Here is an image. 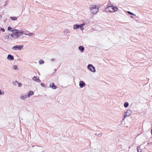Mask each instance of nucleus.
Instances as JSON below:
<instances>
[{
	"label": "nucleus",
	"mask_w": 152,
	"mask_h": 152,
	"mask_svg": "<svg viewBox=\"0 0 152 152\" xmlns=\"http://www.w3.org/2000/svg\"><path fill=\"white\" fill-rule=\"evenodd\" d=\"M12 32V34H11V35L12 40L17 38L19 36L22 35L23 34V32L22 31L15 29L13 30Z\"/></svg>",
	"instance_id": "f257e3e1"
},
{
	"label": "nucleus",
	"mask_w": 152,
	"mask_h": 152,
	"mask_svg": "<svg viewBox=\"0 0 152 152\" xmlns=\"http://www.w3.org/2000/svg\"><path fill=\"white\" fill-rule=\"evenodd\" d=\"M106 11L113 12L118 10V8L116 6H113L111 4H108L107 7L105 8Z\"/></svg>",
	"instance_id": "f03ea898"
},
{
	"label": "nucleus",
	"mask_w": 152,
	"mask_h": 152,
	"mask_svg": "<svg viewBox=\"0 0 152 152\" xmlns=\"http://www.w3.org/2000/svg\"><path fill=\"white\" fill-rule=\"evenodd\" d=\"M90 10L91 13L93 14H95L98 11L99 9L96 5H92L90 7Z\"/></svg>",
	"instance_id": "7ed1b4c3"
},
{
	"label": "nucleus",
	"mask_w": 152,
	"mask_h": 152,
	"mask_svg": "<svg viewBox=\"0 0 152 152\" xmlns=\"http://www.w3.org/2000/svg\"><path fill=\"white\" fill-rule=\"evenodd\" d=\"M125 114L124 115V118H125L127 117L130 116L132 112L131 111L129 110H127L126 112H125Z\"/></svg>",
	"instance_id": "20e7f679"
},
{
	"label": "nucleus",
	"mask_w": 152,
	"mask_h": 152,
	"mask_svg": "<svg viewBox=\"0 0 152 152\" xmlns=\"http://www.w3.org/2000/svg\"><path fill=\"white\" fill-rule=\"evenodd\" d=\"M88 68L93 72H94L96 71L95 68L91 64H89L88 66Z\"/></svg>",
	"instance_id": "39448f33"
},
{
	"label": "nucleus",
	"mask_w": 152,
	"mask_h": 152,
	"mask_svg": "<svg viewBox=\"0 0 152 152\" xmlns=\"http://www.w3.org/2000/svg\"><path fill=\"white\" fill-rule=\"evenodd\" d=\"M23 47V45H16L13 47L12 49L13 50H16L17 49H18L19 50H20Z\"/></svg>",
	"instance_id": "423d86ee"
},
{
	"label": "nucleus",
	"mask_w": 152,
	"mask_h": 152,
	"mask_svg": "<svg viewBox=\"0 0 152 152\" xmlns=\"http://www.w3.org/2000/svg\"><path fill=\"white\" fill-rule=\"evenodd\" d=\"M85 83L84 82L82 81H81L79 82V86L80 88H83L85 86Z\"/></svg>",
	"instance_id": "0eeeda50"
},
{
	"label": "nucleus",
	"mask_w": 152,
	"mask_h": 152,
	"mask_svg": "<svg viewBox=\"0 0 152 152\" xmlns=\"http://www.w3.org/2000/svg\"><path fill=\"white\" fill-rule=\"evenodd\" d=\"M50 87L54 89H56V87L53 83H50Z\"/></svg>",
	"instance_id": "6e6552de"
},
{
	"label": "nucleus",
	"mask_w": 152,
	"mask_h": 152,
	"mask_svg": "<svg viewBox=\"0 0 152 152\" xmlns=\"http://www.w3.org/2000/svg\"><path fill=\"white\" fill-rule=\"evenodd\" d=\"M30 96H21L20 97V99L22 100H24L26 98L29 97Z\"/></svg>",
	"instance_id": "1a4fd4ad"
},
{
	"label": "nucleus",
	"mask_w": 152,
	"mask_h": 152,
	"mask_svg": "<svg viewBox=\"0 0 152 152\" xmlns=\"http://www.w3.org/2000/svg\"><path fill=\"white\" fill-rule=\"evenodd\" d=\"M33 79L34 81L37 82H40V80L39 78H37V77L36 76H34L33 78Z\"/></svg>",
	"instance_id": "9d476101"
},
{
	"label": "nucleus",
	"mask_w": 152,
	"mask_h": 152,
	"mask_svg": "<svg viewBox=\"0 0 152 152\" xmlns=\"http://www.w3.org/2000/svg\"><path fill=\"white\" fill-rule=\"evenodd\" d=\"M7 58L8 59L10 60H13L14 59L13 56L10 54L8 55L7 56Z\"/></svg>",
	"instance_id": "9b49d317"
},
{
	"label": "nucleus",
	"mask_w": 152,
	"mask_h": 152,
	"mask_svg": "<svg viewBox=\"0 0 152 152\" xmlns=\"http://www.w3.org/2000/svg\"><path fill=\"white\" fill-rule=\"evenodd\" d=\"M102 132H100L99 133H98V132H96L95 134L96 135L98 136V137H101L102 136Z\"/></svg>",
	"instance_id": "f8f14e48"
},
{
	"label": "nucleus",
	"mask_w": 152,
	"mask_h": 152,
	"mask_svg": "<svg viewBox=\"0 0 152 152\" xmlns=\"http://www.w3.org/2000/svg\"><path fill=\"white\" fill-rule=\"evenodd\" d=\"M79 49L80 50L81 52L83 51L84 49V48L83 46H80L79 47Z\"/></svg>",
	"instance_id": "ddd939ff"
},
{
	"label": "nucleus",
	"mask_w": 152,
	"mask_h": 152,
	"mask_svg": "<svg viewBox=\"0 0 152 152\" xmlns=\"http://www.w3.org/2000/svg\"><path fill=\"white\" fill-rule=\"evenodd\" d=\"M129 105V104L128 102H126L124 104V106L125 107H127Z\"/></svg>",
	"instance_id": "4468645a"
},
{
	"label": "nucleus",
	"mask_w": 152,
	"mask_h": 152,
	"mask_svg": "<svg viewBox=\"0 0 152 152\" xmlns=\"http://www.w3.org/2000/svg\"><path fill=\"white\" fill-rule=\"evenodd\" d=\"M73 28L74 29H76L79 28V26L78 25H75L74 26Z\"/></svg>",
	"instance_id": "2eb2a0df"
},
{
	"label": "nucleus",
	"mask_w": 152,
	"mask_h": 152,
	"mask_svg": "<svg viewBox=\"0 0 152 152\" xmlns=\"http://www.w3.org/2000/svg\"><path fill=\"white\" fill-rule=\"evenodd\" d=\"M84 25V24H80V25H79V28H80V29L81 30H83V27Z\"/></svg>",
	"instance_id": "dca6fc26"
},
{
	"label": "nucleus",
	"mask_w": 152,
	"mask_h": 152,
	"mask_svg": "<svg viewBox=\"0 0 152 152\" xmlns=\"http://www.w3.org/2000/svg\"><path fill=\"white\" fill-rule=\"evenodd\" d=\"M7 37H8V39H10V40H12V37H11V34H10L8 35H7Z\"/></svg>",
	"instance_id": "f3484780"
},
{
	"label": "nucleus",
	"mask_w": 152,
	"mask_h": 152,
	"mask_svg": "<svg viewBox=\"0 0 152 152\" xmlns=\"http://www.w3.org/2000/svg\"><path fill=\"white\" fill-rule=\"evenodd\" d=\"M10 18L11 20H16L17 19V18L16 17H11Z\"/></svg>",
	"instance_id": "a211bd4d"
},
{
	"label": "nucleus",
	"mask_w": 152,
	"mask_h": 152,
	"mask_svg": "<svg viewBox=\"0 0 152 152\" xmlns=\"http://www.w3.org/2000/svg\"><path fill=\"white\" fill-rule=\"evenodd\" d=\"M34 94V93L32 91H30L29 92L28 95H32Z\"/></svg>",
	"instance_id": "6ab92c4d"
},
{
	"label": "nucleus",
	"mask_w": 152,
	"mask_h": 152,
	"mask_svg": "<svg viewBox=\"0 0 152 152\" xmlns=\"http://www.w3.org/2000/svg\"><path fill=\"white\" fill-rule=\"evenodd\" d=\"M138 152H141L142 150L140 147H138L137 148Z\"/></svg>",
	"instance_id": "aec40b11"
},
{
	"label": "nucleus",
	"mask_w": 152,
	"mask_h": 152,
	"mask_svg": "<svg viewBox=\"0 0 152 152\" xmlns=\"http://www.w3.org/2000/svg\"><path fill=\"white\" fill-rule=\"evenodd\" d=\"M39 63L40 64H42L44 63V61L42 60H40V61H39Z\"/></svg>",
	"instance_id": "412c9836"
},
{
	"label": "nucleus",
	"mask_w": 152,
	"mask_h": 152,
	"mask_svg": "<svg viewBox=\"0 0 152 152\" xmlns=\"http://www.w3.org/2000/svg\"><path fill=\"white\" fill-rule=\"evenodd\" d=\"M16 82L18 84V85L19 87H21L22 85V84L21 83H19L18 82H17V81H16Z\"/></svg>",
	"instance_id": "4be33fe9"
},
{
	"label": "nucleus",
	"mask_w": 152,
	"mask_h": 152,
	"mask_svg": "<svg viewBox=\"0 0 152 152\" xmlns=\"http://www.w3.org/2000/svg\"><path fill=\"white\" fill-rule=\"evenodd\" d=\"M127 12L128 13V14H129L130 15H134L133 13L131 12H129V11H128Z\"/></svg>",
	"instance_id": "5701e85b"
},
{
	"label": "nucleus",
	"mask_w": 152,
	"mask_h": 152,
	"mask_svg": "<svg viewBox=\"0 0 152 152\" xmlns=\"http://www.w3.org/2000/svg\"><path fill=\"white\" fill-rule=\"evenodd\" d=\"M0 30H2L3 32L5 31L4 29V28H2L1 27H0Z\"/></svg>",
	"instance_id": "b1692460"
},
{
	"label": "nucleus",
	"mask_w": 152,
	"mask_h": 152,
	"mask_svg": "<svg viewBox=\"0 0 152 152\" xmlns=\"http://www.w3.org/2000/svg\"><path fill=\"white\" fill-rule=\"evenodd\" d=\"M7 37V35H6L4 37L5 39H8Z\"/></svg>",
	"instance_id": "393cba45"
},
{
	"label": "nucleus",
	"mask_w": 152,
	"mask_h": 152,
	"mask_svg": "<svg viewBox=\"0 0 152 152\" xmlns=\"http://www.w3.org/2000/svg\"><path fill=\"white\" fill-rule=\"evenodd\" d=\"M12 28L10 26H9L8 28V29L9 31H10Z\"/></svg>",
	"instance_id": "a878e982"
},
{
	"label": "nucleus",
	"mask_w": 152,
	"mask_h": 152,
	"mask_svg": "<svg viewBox=\"0 0 152 152\" xmlns=\"http://www.w3.org/2000/svg\"><path fill=\"white\" fill-rule=\"evenodd\" d=\"M4 94V92H1V91L0 90V95H3Z\"/></svg>",
	"instance_id": "bb28decb"
},
{
	"label": "nucleus",
	"mask_w": 152,
	"mask_h": 152,
	"mask_svg": "<svg viewBox=\"0 0 152 152\" xmlns=\"http://www.w3.org/2000/svg\"><path fill=\"white\" fill-rule=\"evenodd\" d=\"M14 68L15 69H16L18 68V66L16 65H15L14 66Z\"/></svg>",
	"instance_id": "cd10ccee"
},
{
	"label": "nucleus",
	"mask_w": 152,
	"mask_h": 152,
	"mask_svg": "<svg viewBox=\"0 0 152 152\" xmlns=\"http://www.w3.org/2000/svg\"><path fill=\"white\" fill-rule=\"evenodd\" d=\"M33 34H32V33H28V34H26V35H28L29 36H31L32 35H33Z\"/></svg>",
	"instance_id": "c85d7f7f"
},
{
	"label": "nucleus",
	"mask_w": 152,
	"mask_h": 152,
	"mask_svg": "<svg viewBox=\"0 0 152 152\" xmlns=\"http://www.w3.org/2000/svg\"><path fill=\"white\" fill-rule=\"evenodd\" d=\"M44 84L43 83H41V86H42V87H44Z\"/></svg>",
	"instance_id": "c756f323"
},
{
	"label": "nucleus",
	"mask_w": 152,
	"mask_h": 152,
	"mask_svg": "<svg viewBox=\"0 0 152 152\" xmlns=\"http://www.w3.org/2000/svg\"><path fill=\"white\" fill-rule=\"evenodd\" d=\"M2 17V16L1 15H0V18H1Z\"/></svg>",
	"instance_id": "7c9ffc66"
},
{
	"label": "nucleus",
	"mask_w": 152,
	"mask_h": 152,
	"mask_svg": "<svg viewBox=\"0 0 152 152\" xmlns=\"http://www.w3.org/2000/svg\"><path fill=\"white\" fill-rule=\"evenodd\" d=\"M151 134H152V129H151Z\"/></svg>",
	"instance_id": "2f4dec72"
},
{
	"label": "nucleus",
	"mask_w": 152,
	"mask_h": 152,
	"mask_svg": "<svg viewBox=\"0 0 152 152\" xmlns=\"http://www.w3.org/2000/svg\"><path fill=\"white\" fill-rule=\"evenodd\" d=\"M130 147H129V149H130Z\"/></svg>",
	"instance_id": "473e14b6"
}]
</instances>
